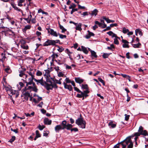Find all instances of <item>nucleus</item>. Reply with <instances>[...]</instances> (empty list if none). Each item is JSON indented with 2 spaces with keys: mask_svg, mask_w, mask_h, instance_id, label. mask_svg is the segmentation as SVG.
<instances>
[{
  "mask_svg": "<svg viewBox=\"0 0 148 148\" xmlns=\"http://www.w3.org/2000/svg\"><path fill=\"white\" fill-rule=\"evenodd\" d=\"M75 123L79 126H80V127L82 128H85L86 127V123L83 120V118L82 117L78 118L75 121Z\"/></svg>",
  "mask_w": 148,
  "mask_h": 148,
  "instance_id": "f257e3e1",
  "label": "nucleus"
},
{
  "mask_svg": "<svg viewBox=\"0 0 148 148\" xmlns=\"http://www.w3.org/2000/svg\"><path fill=\"white\" fill-rule=\"evenodd\" d=\"M61 127L62 128V130L66 129L67 130H69L70 128L72 127V125L70 124H67L66 121V120L63 121L61 124Z\"/></svg>",
  "mask_w": 148,
  "mask_h": 148,
  "instance_id": "f03ea898",
  "label": "nucleus"
},
{
  "mask_svg": "<svg viewBox=\"0 0 148 148\" xmlns=\"http://www.w3.org/2000/svg\"><path fill=\"white\" fill-rule=\"evenodd\" d=\"M22 94L21 96H24L25 99L26 101L28 100L29 97L30 96V94L28 91H27V88L25 87L22 90Z\"/></svg>",
  "mask_w": 148,
  "mask_h": 148,
  "instance_id": "7ed1b4c3",
  "label": "nucleus"
},
{
  "mask_svg": "<svg viewBox=\"0 0 148 148\" xmlns=\"http://www.w3.org/2000/svg\"><path fill=\"white\" fill-rule=\"evenodd\" d=\"M46 86V89L47 90H52L53 88L57 89L58 88L56 83H52L51 84H49L48 83Z\"/></svg>",
  "mask_w": 148,
  "mask_h": 148,
  "instance_id": "20e7f679",
  "label": "nucleus"
},
{
  "mask_svg": "<svg viewBox=\"0 0 148 148\" xmlns=\"http://www.w3.org/2000/svg\"><path fill=\"white\" fill-rule=\"evenodd\" d=\"M34 81L36 82L37 85L40 84L41 85L43 86L45 88L48 83L43 80V77L42 78L40 79H34Z\"/></svg>",
  "mask_w": 148,
  "mask_h": 148,
  "instance_id": "39448f33",
  "label": "nucleus"
},
{
  "mask_svg": "<svg viewBox=\"0 0 148 148\" xmlns=\"http://www.w3.org/2000/svg\"><path fill=\"white\" fill-rule=\"evenodd\" d=\"M55 45V40L48 39L43 45L44 46L46 47L50 45L53 46Z\"/></svg>",
  "mask_w": 148,
  "mask_h": 148,
  "instance_id": "423d86ee",
  "label": "nucleus"
},
{
  "mask_svg": "<svg viewBox=\"0 0 148 148\" xmlns=\"http://www.w3.org/2000/svg\"><path fill=\"white\" fill-rule=\"evenodd\" d=\"M26 70V69L23 68L22 67L21 68H19L18 70L19 72L20 73L19 74V76L22 77L23 75H25V78L26 79L27 77V75L25 74Z\"/></svg>",
  "mask_w": 148,
  "mask_h": 148,
  "instance_id": "0eeeda50",
  "label": "nucleus"
},
{
  "mask_svg": "<svg viewBox=\"0 0 148 148\" xmlns=\"http://www.w3.org/2000/svg\"><path fill=\"white\" fill-rule=\"evenodd\" d=\"M46 29L47 30L48 33H50V34L51 35L56 37L58 36V34H57V32L54 31L53 29L49 28H47Z\"/></svg>",
  "mask_w": 148,
  "mask_h": 148,
  "instance_id": "6e6552de",
  "label": "nucleus"
},
{
  "mask_svg": "<svg viewBox=\"0 0 148 148\" xmlns=\"http://www.w3.org/2000/svg\"><path fill=\"white\" fill-rule=\"evenodd\" d=\"M63 84L64 85V87L65 88L68 89L70 91L72 90L73 88L71 85H68L64 82H63Z\"/></svg>",
  "mask_w": 148,
  "mask_h": 148,
  "instance_id": "1a4fd4ad",
  "label": "nucleus"
},
{
  "mask_svg": "<svg viewBox=\"0 0 148 148\" xmlns=\"http://www.w3.org/2000/svg\"><path fill=\"white\" fill-rule=\"evenodd\" d=\"M122 142L124 143H125V144L127 145L129 143H130V142H132L131 136H130L127 137L125 140Z\"/></svg>",
  "mask_w": 148,
  "mask_h": 148,
  "instance_id": "9d476101",
  "label": "nucleus"
},
{
  "mask_svg": "<svg viewBox=\"0 0 148 148\" xmlns=\"http://www.w3.org/2000/svg\"><path fill=\"white\" fill-rule=\"evenodd\" d=\"M62 130L60 125H57L55 127V130L56 133H59L60 131Z\"/></svg>",
  "mask_w": 148,
  "mask_h": 148,
  "instance_id": "9b49d317",
  "label": "nucleus"
},
{
  "mask_svg": "<svg viewBox=\"0 0 148 148\" xmlns=\"http://www.w3.org/2000/svg\"><path fill=\"white\" fill-rule=\"evenodd\" d=\"M3 86L4 88L5 89V90L8 93L9 92H10V90L12 89V88L10 86H7L6 85H5L4 84L3 82Z\"/></svg>",
  "mask_w": 148,
  "mask_h": 148,
  "instance_id": "f8f14e48",
  "label": "nucleus"
},
{
  "mask_svg": "<svg viewBox=\"0 0 148 148\" xmlns=\"http://www.w3.org/2000/svg\"><path fill=\"white\" fill-rule=\"evenodd\" d=\"M1 28H2L3 29V30L2 31V32H4L5 34L8 33V32H12V31L10 29L7 27H5L3 26V27H1Z\"/></svg>",
  "mask_w": 148,
  "mask_h": 148,
  "instance_id": "ddd939ff",
  "label": "nucleus"
},
{
  "mask_svg": "<svg viewBox=\"0 0 148 148\" xmlns=\"http://www.w3.org/2000/svg\"><path fill=\"white\" fill-rule=\"evenodd\" d=\"M44 122L45 124L50 125L51 124V121L47 118H45L44 120Z\"/></svg>",
  "mask_w": 148,
  "mask_h": 148,
  "instance_id": "4468645a",
  "label": "nucleus"
},
{
  "mask_svg": "<svg viewBox=\"0 0 148 148\" xmlns=\"http://www.w3.org/2000/svg\"><path fill=\"white\" fill-rule=\"evenodd\" d=\"M75 80L76 83L80 84L84 81V79H81L80 77H75Z\"/></svg>",
  "mask_w": 148,
  "mask_h": 148,
  "instance_id": "2eb2a0df",
  "label": "nucleus"
},
{
  "mask_svg": "<svg viewBox=\"0 0 148 148\" xmlns=\"http://www.w3.org/2000/svg\"><path fill=\"white\" fill-rule=\"evenodd\" d=\"M98 12V11L96 9H95L92 12L91 14L92 16L95 15V16H96L97 15Z\"/></svg>",
  "mask_w": 148,
  "mask_h": 148,
  "instance_id": "dca6fc26",
  "label": "nucleus"
},
{
  "mask_svg": "<svg viewBox=\"0 0 148 148\" xmlns=\"http://www.w3.org/2000/svg\"><path fill=\"white\" fill-rule=\"evenodd\" d=\"M81 26L82 24L80 23H79L78 25L76 26L75 28L76 29L79 31H81L82 30Z\"/></svg>",
  "mask_w": 148,
  "mask_h": 148,
  "instance_id": "f3484780",
  "label": "nucleus"
},
{
  "mask_svg": "<svg viewBox=\"0 0 148 148\" xmlns=\"http://www.w3.org/2000/svg\"><path fill=\"white\" fill-rule=\"evenodd\" d=\"M81 48L82 51L86 54H88V51L87 50L86 48L84 47L83 46H82Z\"/></svg>",
  "mask_w": 148,
  "mask_h": 148,
  "instance_id": "a211bd4d",
  "label": "nucleus"
},
{
  "mask_svg": "<svg viewBox=\"0 0 148 148\" xmlns=\"http://www.w3.org/2000/svg\"><path fill=\"white\" fill-rule=\"evenodd\" d=\"M65 52L67 53L69 56L70 58L71 59V54L72 53V52L70 51L68 49H66L65 50Z\"/></svg>",
  "mask_w": 148,
  "mask_h": 148,
  "instance_id": "6ab92c4d",
  "label": "nucleus"
},
{
  "mask_svg": "<svg viewBox=\"0 0 148 148\" xmlns=\"http://www.w3.org/2000/svg\"><path fill=\"white\" fill-rule=\"evenodd\" d=\"M51 79H52V80L53 81H54V80L52 79V78H49L48 77H47V78H46V82L47 83H48V82L50 83V84H51L53 82L51 81Z\"/></svg>",
  "mask_w": 148,
  "mask_h": 148,
  "instance_id": "aec40b11",
  "label": "nucleus"
},
{
  "mask_svg": "<svg viewBox=\"0 0 148 148\" xmlns=\"http://www.w3.org/2000/svg\"><path fill=\"white\" fill-rule=\"evenodd\" d=\"M132 45L133 47L135 48H138L139 47V46L141 45V44L138 42L137 44H132Z\"/></svg>",
  "mask_w": 148,
  "mask_h": 148,
  "instance_id": "412c9836",
  "label": "nucleus"
},
{
  "mask_svg": "<svg viewBox=\"0 0 148 148\" xmlns=\"http://www.w3.org/2000/svg\"><path fill=\"white\" fill-rule=\"evenodd\" d=\"M73 127V125H72V127H71L69 129V130H71V132H72L73 131L74 132H76L78 131V129L77 128H72Z\"/></svg>",
  "mask_w": 148,
  "mask_h": 148,
  "instance_id": "4be33fe9",
  "label": "nucleus"
},
{
  "mask_svg": "<svg viewBox=\"0 0 148 148\" xmlns=\"http://www.w3.org/2000/svg\"><path fill=\"white\" fill-rule=\"evenodd\" d=\"M108 125L112 128L115 127L116 126V124L113 123L112 121L110 122L108 124Z\"/></svg>",
  "mask_w": 148,
  "mask_h": 148,
  "instance_id": "5701e85b",
  "label": "nucleus"
},
{
  "mask_svg": "<svg viewBox=\"0 0 148 148\" xmlns=\"http://www.w3.org/2000/svg\"><path fill=\"white\" fill-rule=\"evenodd\" d=\"M91 53V55L92 57H94L95 58H97V55L96 53L94 51H92Z\"/></svg>",
  "mask_w": 148,
  "mask_h": 148,
  "instance_id": "b1692460",
  "label": "nucleus"
},
{
  "mask_svg": "<svg viewBox=\"0 0 148 148\" xmlns=\"http://www.w3.org/2000/svg\"><path fill=\"white\" fill-rule=\"evenodd\" d=\"M8 93V95L10 96H12V95L15 94V91L13 90L12 89H11Z\"/></svg>",
  "mask_w": 148,
  "mask_h": 148,
  "instance_id": "393cba45",
  "label": "nucleus"
},
{
  "mask_svg": "<svg viewBox=\"0 0 148 148\" xmlns=\"http://www.w3.org/2000/svg\"><path fill=\"white\" fill-rule=\"evenodd\" d=\"M56 46L58 48V50L60 52H61L63 51H64V48H63L62 47H60L58 45H57Z\"/></svg>",
  "mask_w": 148,
  "mask_h": 148,
  "instance_id": "a878e982",
  "label": "nucleus"
},
{
  "mask_svg": "<svg viewBox=\"0 0 148 148\" xmlns=\"http://www.w3.org/2000/svg\"><path fill=\"white\" fill-rule=\"evenodd\" d=\"M19 42L21 44V46L24 45L26 44V41L23 39L19 41Z\"/></svg>",
  "mask_w": 148,
  "mask_h": 148,
  "instance_id": "bb28decb",
  "label": "nucleus"
},
{
  "mask_svg": "<svg viewBox=\"0 0 148 148\" xmlns=\"http://www.w3.org/2000/svg\"><path fill=\"white\" fill-rule=\"evenodd\" d=\"M147 132L146 130H143L141 132V135H143L144 136H146L147 134Z\"/></svg>",
  "mask_w": 148,
  "mask_h": 148,
  "instance_id": "cd10ccee",
  "label": "nucleus"
},
{
  "mask_svg": "<svg viewBox=\"0 0 148 148\" xmlns=\"http://www.w3.org/2000/svg\"><path fill=\"white\" fill-rule=\"evenodd\" d=\"M21 47L22 48H23L24 49H26V50L28 49V48H29V47H28V46L26 44H24L23 45L21 46Z\"/></svg>",
  "mask_w": 148,
  "mask_h": 148,
  "instance_id": "c85d7f7f",
  "label": "nucleus"
},
{
  "mask_svg": "<svg viewBox=\"0 0 148 148\" xmlns=\"http://www.w3.org/2000/svg\"><path fill=\"white\" fill-rule=\"evenodd\" d=\"M82 88L84 89H88V86L87 84H82Z\"/></svg>",
  "mask_w": 148,
  "mask_h": 148,
  "instance_id": "c756f323",
  "label": "nucleus"
},
{
  "mask_svg": "<svg viewBox=\"0 0 148 148\" xmlns=\"http://www.w3.org/2000/svg\"><path fill=\"white\" fill-rule=\"evenodd\" d=\"M45 127V126L44 125H41L40 124H39L38 126V128L40 130H42Z\"/></svg>",
  "mask_w": 148,
  "mask_h": 148,
  "instance_id": "7c9ffc66",
  "label": "nucleus"
},
{
  "mask_svg": "<svg viewBox=\"0 0 148 148\" xmlns=\"http://www.w3.org/2000/svg\"><path fill=\"white\" fill-rule=\"evenodd\" d=\"M110 53H104L102 57L104 58H108L109 56L110 55Z\"/></svg>",
  "mask_w": 148,
  "mask_h": 148,
  "instance_id": "2f4dec72",
  "label": "nucleus"
},
{
  "mask_svg": "<svg viewBox=\"0 0 148 148\" xmlns=\"http://www.w3.org/2000/svg\"><path fill=\"white\" fill-rule=\"evenodd\" d=\"M60 29H62L61 32L62 33H64L66 31V29H65L62 25L60 26Z\"/></svg>",
  "mask_w": 148,
  "mask_h": 148,
  "instance_id": "473e14b6",
  "label": "nucleus"
},
{
  "mask_svg": "<svg viewBox=\"0 0 148 148\" xmlns=\"http://www.w3.org/2000/svg\"><path fill=\"white\" fill-rule=\"evenodd\" d=\"M36 138H39L41 137L40 134L39 133V131L38 130H37L36 131Z\"/></svg>",
  "mask_w": 148,
  "mask_h": 148,
  "instance_id": "72a5a7b5",
  "label": "nucleus"
},
{
  "mask_svg": "<svg viewBox=\"0 0 148 148\" xmlns=\"http://www.w3.org/2000/svg\"><path fill=\"white\" fill-rule=\"evenodd\" d=\"M58 56V55L56 54V53H54L51 56V57L52 58V60L53 61L54 59L56 58H57Z\"/></svg>",
  "mask_w": 148,
  "mask_h": 148,
  "instance_id": "f704fd0d",
  "label": "nucleus"
},
{
  "mask_svg": "<svg viewBox=\"0 0 148 148\" xmlns=\"http://www.w3.org/2000/svg\"><path fill=\"white\" fill-rule=\"evenodd\" d=\"M13 7L16 10H17V11H18V12H21L22 13V12L23 11L21 9L18 8V7H17L16 6L14 5L13 6Z\"/></svg>",
  "mask_w": 148,
  "mask_h": 148,
  "instance_id": "c9c22d12",
  "label": "nucleus"
},
{
  "mask_svg": "<svg viewBox=\"0 0 148 148\" xmlns=\"http://www.w3.org/2000/svg\"><path fill=\"white\" fill-rule=\"evenodd\" d=\"M95 24H97L98 25H99V26L100 27H101V28L103 24V23H99L97 21H96L95 22Z\"/></svg>",
  "mask_w": 148,
  "mask_h": 148,
  "instance_id": "e433bc0d",
  "label": "nucleus"
},
{
  "mask_svg": "<svg viewBox=\"0 0 148 148\" xmlns=\"http://www.w3.org/2000/svg\"><path fill=\"white\" fill-rule=\"evenodd\" d=\"M1 59H0V61L2 60H4L5 58V54L4 53H1Z\"/></svg>",
  "mask_w": 148,
  "mask_h": 148,
  "instance_id": "4c0bfd02",
  "label": "nucleus"
},
{
  "mask_svg": "<svg viewBox=\"0 0 148 148\" xmlns=\"http://www.w3.org/2000/svg\"><path fill=\"white\" fill-rule=\"evenodd\" d=\"M129 30L128 29H126L124 27L123 28V32L124 33L126 34L128 32Z\"/></svg>",
  "mask_w": 148,
  "mask_h": 148,
  "instance_id": "58836bf2",
  "label": "nucleus"
},
{
  "mask_svg": "<svg viewBox=\"0 0 148 148\" xmlns=\"http://www.w3.org/2000/svg\"><path fill=\"white\" fill-rule=\"evenodd\" d=\"M58 35H59V37L61 38V39H63L64 38H66V35H63L62 34H58Z\"/></svg>",
  "mask_w": 148,
  "mask_h": 148,
  "instance_id": "ea45409f",
  "label": "nucleus"
},
{
  "mask_svg": "<svg viewBox=\"0 0 148 148\" xmlns=\"http://www.w3.org/2000/svg\"><path fill=\"white\" fill-rule=\"evenodd\" d=\"M16 139V137L14 136H12L9 142L12 143Z\"/></svg>",
  "mask_w": 148,
  "mask_h": 148,
  "instance_id": "a19ab883",
  "label": "nucleus"
},
{
  "mask_svg": "<svg viewBox=\"0 0 148 148\" xmlns=\"http://www.w3.org/2000/svg\"><path fill=\"white\" fill-rule=\"evenodd\" d=\"M74 90H75V91H77V92H79V93H82V92L81 91H80L78 88H77V87H74Z\"/></svg>",
  "mask_w": 148,
  "mask_h": 148,
  "instance_id": "79ce46f5",
  "label": "nucleus"
},
{
  "mask_svg": "<svg viewBox=\"0 0 148 148\" xmlns=\"http://www.w3.org/2000/svg\"><path fill=\"white\" fill-rule=\"evenodd\" d=\"M133 146V144L132 142H130V144L127 146V148H132Z\"/></svg>",
  "mask_w": 148,
  "mask_h": 148,
  "instance_id": "37998d69",
  "label": "nucleus"
},
{
  "mask_svg": "<svg viewBox=\"0 0 148 148\" xmlns=\"http://www.w3.org/2000/svg\"><path fill=\"white\" fill-rule=\"evenodd\" d=\"M120 144H121L122 146V148H125L127 145L125 144L123 142H121L119 143Z\"/></svg>",
  "mask_w": 148,
  "mask_h": 148,
  "instance_id": "c03bdc74",
  "label": "nucleus"
},
{
  "mask_svg": "<svg viewBox=\"0 0 148 148\" xmlns=\"http://www.w3.org/2000/svg\"><path fill=\"white\" fill-rule=\"evenodd\" d=\"M117 38H116L114 39V43L116 45H118L119 44V42L117 39Z\"/></svg>",
  "mask_w": 148,
  "mask_h": 148,
  "instance_id": "a18cd8bd",
  "label": "nucleus"
},
{
  "mask_svg": "<svg viewBox=\"0 0 148 148\" xmlns=\"http://www.w3.org/2000/svg\"><path fill=\"white\" fill-rule=\"evenodd\" d=\"M42 74V73L40 71H38L36 73V75L38 76H40Z\"/></svg>",
  "mask_w": 148,
  "mask_h": 148,
  "instance_id": "49530a36",
  "label": "nucleus"
},
{
  "mask_svg": "<svg viewBox=\"0 0 148 148\" xmlns=\"http://www.w3.org/2000/svg\"><path fill=\"white\" fill-rule=\"evenodd\" d=\"M98 79L103 84V85H105V82L104 81L101 77H99Z\"/></svg>",
  "mask_w": 148,
  "mask_h": 148,
  "instance_id": "de8ad7c7",
  "label": "nucleus"
},
{
  "mask_svg": "<svg viewBox=\"0 0 148 148\" xmlns=\"http://www.w3.org/2000/svg\"><path fill=\"white\" fill-rule=\"evenodd\" d=\"M143 130V127L142 126H140L138 131V132L141 133V132Z\"/></svg>",
  "mask_w": 148,
  "mask_h": 148,
  "instance_id": "09e8293b",
  "label": "nucleus"
},
{
  "mask_svg": "<svg viewBox=\"0 0 148 148\" xmlns=\"http://www.w3.org/2000/svg\"><path fill=\"white\" fill-rule=\"evenodd\" d=\"M76 6V5L74 3H73L69 7V9H73L75 8Z\"/></svg>",
  "mask_w": 148,
  "mask_h": 148,
  "instance_id": "8fccbe9b",
  "label": "nucleus"
},
{
  "mask_svg": "<svg viewBox=\"0 0 148 148\" xmlns=\"http://www.w3.org/2000/svg\"><path fill=\"white\" fill-rule=\"evenodd\" d=\"M64 74L62 72H59L58 74V76L59 77H63Z\"/></svg>",
  "mask_w": 148,
  "mask_h": 148,
  "instance_id": "3c124183",
  "label": "nucleus"
},
{
  "mask_svg": "<svg viewBox=\"0 0 148 148\" xmlns=\"http://www.w3.org/2000/svg\"><path fill=\"white\" fill-rule=\"evenodd\" d=\"M77 10H78V9L77 8H73L72 9V10L71 12V14H73V13L74 12H75V11H77Z\"/></svg>",
  "mask_w": 148,
  "mask_h": 148,
  "instance_id": "603ef678",
  "label": "nucleus"
},
{
  "mask_svg": "<svg viewBox=\"0 0 148 148\" xmlns=\"http://www.w3.org/2000/svg\"><path fill=\"white\" fill-rule=\"evenodd\" d=\"M3 21L2 20H0V29L1 27H3Z\"/></svg>",
  "mask_w": 148,
  "mask_h": 148,
  "instance_id": "864d4df0",
  "label": "nucleus"
},
{
  "mask_svg": "<svg viewBox=\"0 0 148 148\" xmlns=\"http://www.w3.org/2000/svg\"><path fill=\"white\" fill-rule=\"evenodd\" d=\"M110 29H111V28L110 27V26H108V27H106V29L103 30L102 32H105L106 31L110 30Z\"/></svg>",
  "mask_w": 148,
  "mask_h": 148,
  "instance_id": "5fc2aeb1",
  "label": "nucleus"
},
{
  "mask_svg": "<svg viewBox=\"0 0 148 148\" xmlns=\"http://www.w3.org/2000/svg\"><path fill=\"white\" fill-rule=\"evenodd\" d=\"M125 120L126 121H127L129 118L130 116V115H127V114H125Z\"/></svg>",
  "mask_w": 148,
  "mask_h": 148,
  "instance_id": "6e6d98bb",
  "label": "nucleus"
},
{
  "mask_svg": "<svg viewBox=\"0 0 148 148\" xmlns=\"http://www.w3.org/2000/svg\"><path fill=\"white\" fill-rule=\"evenodd\" d=\"M27 73H28L31 76V77H34V74H33V73H32L31 72V71H29V72H28V71H27Z\"/></svg>",
  "mask_w": 148,
  "mask_h": 148,
  "instance_id": "4d7b16f0",
  "label": "nucleus"
},
{
  "mask_svg": "<svg viewBox=\"0 0 148 148\" xmlns=\"http://www.w3.org/2000/svg\"><path fill=\"white\" fill-rule=\"evenodd\" d=\"M54 61H56V62H57L59 65H61V64H63V62H60V60H54Z\"/></svg>",
  "mask_w": 148,
  "mask_h": 148,
  "instance_id": "13d9d810",
  "label": "nucleus"
},
{
  "mask_svg": "<svg viewBox=\"0 0 148 148\" xmlns=\"http://www.w3.org/2000/svg\"><path fill=\"white\" fill-rule=\"evenodd\" d=\"M54 61H56V62H57L59 65H61V64H63V62H60V60H54Z\"/></svg>",
  "mask_w": 148,
  "mask_h": 148,
  "instance_id": "bf43d9fd",
  "label": "nucleus"
},
{
  "mask_svg": "<svg viewBox=\"0 0 148 148\" xmlns=\"http://www.w3.org/2000/svg\"><path fill=\"white\" fill-rule=\"evenodd\" d=\"M123 48H129V46L128 44H123Z\"/></svg>",
  "mask_w": 148,
  "mask_h": 148,
  "instance_id": "052dcab7",
  "label": "nucleus"
},
{
  "mask_svg": "<svg viewBox=\"0 0 148 148\" xmlns=\"http://www.w3.org/2000/svg\"><path fill=\"white\" fill-rule=\"evenodd\" d=\"M65 81L67 83H70L71 82V81L69 79V78L67 77L66 78Z\"/></svg>",
  "mask_w": 148,
  "mask_h": 148,
  "instance_id": "680f3d73",
  "label": "nucleus"
},
{
  "mask_svg": "<svg viewBox=\"0 0 148 148\" xmlns=\"http://www.w3.org/2000/svg\"><path fill=\"white\" fill-rule=\"evenodd\" d=\"M34 79H36L34 78V77H29L28 78V81H31V82H33V80H34Z\"/></svg>",
  "mask_w": 148,
  "mask_h": 148,
  "instance_id": "e2e57ef3",
  "label": "nucleus"
},
{
  "mask_svg": "<svg viewBox=\"0 0 148 148\" xmlns=\"http://www.w3.org/2000/svg\"><path fill=\"white\" fill-rule=\"evenodd\" d=\"M32 89L33 91H34L37 92L38 90V89L37 88L35 87L34 86V87H33V88H32Z\"/></svg>",
  "mask_w": 148,
  "mask_h": 148,
  "instance_id": "0e129e2a",
  "label": "nucleus"
},
{
  "mask_svg": "<svg viewBox=\"0 0 148 148\" xmlns=\"http://www.w3.org/2000/svg\"><path fill=\"white\" fill-rule=\"evenodd\" d=\"M141 135L140 133H139V132H136L135 133L134 136H135L138 137Z\"/></svg>",
  "mask_w": 148,
  "mask_h": 148,
  "instance_id": "69168bd1",
  "label": "nucleus"
},
{
  "mask_svg": "<svg viewBox=\"0 0 148 148\" xmlns=\"http://www.w3.org/2000/svg\"><path fill=\"white\" fill-rule=\"evenodd\" d=\"M88 32L90 37L92 36H94L95 35V34L93 33L90 32L88 30Z\"/></svg>",
  "mask_w": 148,
  "mask_h": 148,
  "instance_id": "338daca9",
  "label": "nucleus"
},
{
  "mask_svg": "<svg viewBox=\"0 0 148 148\" xmlns=\"http://www.w3.org/2000/svg\"><path fill=\"white\" fill-rule=\"evenodd\" d=\"M82 97H83L82 94L81 93V94H77L76 95V97H77L79 98H82Z\"/></svg>",
  "mask_w": 148,
  "mask_h": 148,
  "instance_id": "774afa93",
  "label": "nucleus"
}]
</instances>
